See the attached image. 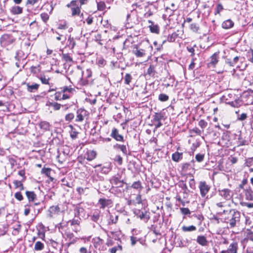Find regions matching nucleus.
I'll return each mask as SVG.
<instances>
[{"label":"nucleus","mask_w":253,"mask_h":253,"mask_svg":"<svg viewBox=\"0 0 253 253\" xmlns=\"http://www.w3.org/2000/svg\"><path fill=\"white\" fill-rule=\"evenodd\" d=\"M223 215L222 218L224 220H228L230 228H233L236 226V222L239 221L240 217V212L235 210H222Z\"/></svg>","instance_id":"nucleus-1"},{"label":"nucleus","mask_w":253,"mask_h":253,"mask_svg":"<svg viewBox=\"0 0 253 253\" xmlns=\"http://www.w3.org/2000/svg\"><path fill=\"white\" fill-rule=\"evenodd\" d=\"M147 208V207H139L138 208H135L133 210L134 213L145 222L150 219V212Z\"/></svg>","instance_id":"nucleus-2"},{"label":"nucleus","mask_w":253,"mask_h":253,"mask_svg":"<svg viewBox=\"0 0 253 253\" xmlns=\"http://www.w3.org/2000/svg\"><path fill=\"white\" fill-rule=\"evenodd\" d=\"M63 210H61L59 207H49L47 214L50 217L55 218L61 215L63 212Z\"/></svg>","instance_id":"nucleus-3"},{"label":"nucleus","mask_w":253,"mask_h":253,"mask_svg":"<svg viewBox=\"0 0 253 253\" xmlns=\"http://www.w3.org/2000/svg\"><path fill=\"white\" fill-rule=\"evenodd\" d=\"M92 242L93 243V246L95 249H98L100 251L106 250V248L104 246V240L101 239L99 237L93 238Z\"/></svg>","instance_id":"nucleus-4"},{"label":"nucleus","mask_w":253,"mask_h":253,"mask_svg":"<svg viewBox=\"0 0 253 253\" xmlns=\"http://www.w3.org/2000/svg\"><path fill=\"white\" fill-rule=\"evenodd\" d=\"M81 218L73 219L68 221L70 223L72 230L76 233H78L81 230Z\"/></svg>","instance_id":"nucleus-5"},{"label":"nucleus","mask_w":253,"mask_h":253,"mask_svg":"<svg viewBox=\"0 0 253 253\" xmlns=\"http://www.w3.org/2000/svg\"><path fill=\"white\" fill-rule=\"evenodd\" d=\"M218 191L219 195L227 200L231 199L233 195V192L227 188L219 190Z\"/></svg>","instance_id":"nucleus-6"},{"label":"nucleus","mask_w":253,"mask_h":253,"mask_svg":"<svg viewBox=\"0 0 253 253\" xmlns=\"http://www.w3.org/2000/svg\"><path fill=\"white\" fill-rule=\"evenodd\" d=\"M199 189L201 196L204 197L209 191L210 186L207 184L205 181H201L199 184Z\"/></svg>","instance_id":"nucleus-7"},{"label":"nucleus","mask_w":253,"mask_h":253,"mask_svg":"<svg viewBox=\"0 0 253 253\" xmlns=\"http://www.w3.org/2000/svg\"><path fill=\"white\" fill-rule=\"evenodd\" d=\"M239 250L238 243L236 241H233L230 244L226 250H224L227 253H238Z\"/></svg>","instance_id":"nucleus-8"},{"label":"nucleus","mask_w":253,"mask_h":253,"mask_svg":"<svg viewBox=\"0 0 253 253\" xmlns=\"http://www.w3.org/2000/svg\"><path fill=\"white\" fill-rule=\"evenodd\" d=\"M110 136L118 141H124V139L123 135L119 133V131L116 128H113Z\"/></svg>","instance_id":"nucleus-9"},{"label":"nucleus","mask_w":253,"mask_h":253,"mask_svg":"<svg viewBox=\"0 0 253 253\" xmlns=\"http://www.w3.org/2000/svg\"><path fill=\"white\" fill-rule=\"evenodd\" d=\"M182 35L181 31L177 30L176 32H173L171 35H169L168 37V41L169 42H174L178 38H181Z\"/></svg>","instance_id":"nucleus-10"},{"label":"nucleus","mask_w":253,"mask_h":253,"mask_svg":"<svg viewBox=\"0 0 253 253\" xmlns=\"http://www.w3.org/2000/svg\"><path fill=\"white\" fill-rule=\"evenodd\" d=\"M245 238L244 241L247 243L249 240L253 242V232L250 229H246L244 233Z\"/></svg>","instance_id":"nucleus-11"},{"label":"nucleus","mask_w":253,"mask_h":253,"mask_svg":"<svg viewBox=\"0 0 253 253\" xmlns=\"http://www.w3.org/2000/svg\"><path fill=\"white\" fill-rule=\"evenodd\" d=\"M26 195L29 202H34L37 200V195L34 191H26Z\"/></svg>","instance_id":"nucleus-12"},{"label":"nucleus","mask_w":253,"mask_h":253,"mask_svg":"<svg viewBox=\"0 0 253 253\" xmlns=\"http://www.w3.org/2000/svg\"><path fill=\"white\" fill-rule=\"evenodd\" d=\"M197 242L202 246H207L208 245V241L205 236L203 235L198 236L196 240Z\"/></svg>","instance_id":"nucleus-13"},{"label":"nucleus","mask_w":253,"mask_h":253,"mask_svg":"<svg viewBox=\"0 0 253 253\" xmlns=\"http://www.w3.org/2000/svg\"><path fill=\"white\" fill-rule=\"evenodd\" d=\"M51 170L52 169L51 168L44 167L41 170V173L45 175L49 178L51 181H52L54 178L50 176Z\"/></svg>","instance_id":"nucleus-14"},{"label":"nucleus","mask_w":253,"mask_h":253,"mask_svg":"<svg viewBox=\"0 0 253 253\" xmlns=\"http://www.w3.org/2000/svg\"><path fill=\"white\" fill-rule=\"evenodd\" d=\"M148 23L151 24L149 26L150 31L152 33L158 34L160 31L159 26L157 25H154L152 21L149 20Z\"/></svg>","instance_id":"nucleus-15"},{"label":"nucleus","mask_w":253,"mask_h":253,"mask_svg":"<svg viewBox=\"0 0 253 253\" xmlns=\"http://www.w3.org/2000/svg\"><path fill=\"white\" fill-rule=\"evenodd\" d=\"M234 23L231 19L224 21L222 23V27L225 29H230L234 26Z\"/></svg>","instance_id":"nucleus-16"},{"label":"nucleus","mask_w":253,"mask_h":253,"mask_svg":"<svg viewBox=\"0 0 253 253\" xmlns=\"http://www.w3.org/2000/svg\"><path fill=\"white\" fill-rule=\"evenodd\" d=\"M210 59V64L214 66L218 62V53H214L211 56Z\"/></svg>","instance_id":"nucleus-17"},{"label":"nucleus","mask_w":253,"mask_h":253,"mask_svg":"<svg viewBox=\"0 0 253 253\" xmlns=\"http://www.w3.org/2000/svg\"><path fill=\"white\" fill-rule=\"evenodd\" d=\"M182 156L183 153L182 152H176L172 154L171 158L173 161L178 162L182 159Z\"/></svg>","instance_id":"nucleus-18"},{"label":"nucleus","mask_w":253,"mask_h":253,"mask_svg":"<svg viewBox=\"0 0 253 253\" xmlns=\"http://www.w3.org/2000/svg\"><path fill=\"white\" fill-rule=\"evenodd\" d=\"M133 53L137 57H142L145 55V51L144 49H138L136 46L135 47V49L133 50Z\"/></svg>","instance_id":"nucleus-19"},{"label":"nucleus","mask_w":253,"mask_h":253,"mask_svg":"<svg viewBox=\"0 0 253 253\" xmlns=\"http://www.w3.org/2000/svg\"><path fill=\"white\" fill-rule=\"evenodd\" d=\"M112 183L119 187H122L124 184L123 180H121L118 177H114L112 179Z\"/></svg>","instance_id":"nucleus-20"},{"label":"nucleus","mask_w":253,"mask_h":253,"mask_svg":"<svg viewBox=\"0 0 253 253\" xmlns=\"http://www.w3.org/2000/svg\"><path fill=\"white\" fill-rule=\"evenodd\" d=\"M112 169V166L111 164H108L106 166H103L100 170V172L102 173L107 174H108Z\"/></svg>","instance_id":"nucleus-21"},{"label":"nucleus","mask_w":253,"mask_h":253,"mask_svg":"<svg viewBox=\"0 0 253 253\" xmlns=\"http://www.w3.org/2000/svg\"><path fill=\"white\" fill-rule=\"evenodd\" d=\"M100 214L101 212L99 210L96 209L94 210L91 216V219L93 221L96 222L99 219Z\"/></svg>","instance_id":"nucleus-22"},{"label":"nucleus","mask_w":253,"mask_h":253,"mask_svg":"<svg viewBox=\"0 0 253 253\" xmlns=\"http://www.w3.org/2000/svg\"><path fill=\"white\" fill-rule=\"evenodd\" d=\"M114 148L115 149H119L124 154L126 155L127 154V150L126 147V145H120L119 144H116L113 146Z\"/></svg>","instance_id":"nucleus-23"},{"label":"nucleus","mask_w":253,"mask_h":253,"mask_svg":"<svg viewBox=\"0 0 253 253\" xmlns=\"http://www.w3.org/2000/svg\"><path fill=\"white\" fill-rule=\"evenodd\" d=\"M44 245L41 241H37L35 243L34 246V250L35 251H41L44 249Z\"/></svg>","instance_id":"nucleus-24"},{"label":"nucleus","mask_w":253,"mask_h":253,"mask_svg":"<svg viewBox=\"0 0 253 253\" xmlns=\"http://www.w3.org/2000/svg\"><path fill=\"white\" fill-rule=\"evenodd\" d=\"M23 8L19 6H14L11 8V12L13 14H19L22 13Z\"/></svg>","instance_id":"nucleus-25"},{"label":"nucleus","mask_w":253,"mask_h":253,"mask_svg":"<svg viewBox=\"0 0 253 253\" xmlns=\"http://www.w3.org/2000/svg\"><path fill=\"white\" fill-rule=\"evenodd\" d=\"M24 181L22 180L19 181L17 180H14L13 183L14 185L15 188H19L20 190L21 191L24 190L25 188L23 184V182Z\"/></svg>","instance_id":"nucleus-26"},{"label":"nucleus","mask_w":253,"mask_h":253,"mask_svg":"<svg viewBox=\"0 0 253 253\" xmlns=\"http://www.w3.org/2000/svg\"><path fill=\"white\" fill-rule=\"evenodd\" d=\"M164 113L162 112L155 113L153 116V122H159L164 119Z\"/></svg>","instance_id":"nucleus-27"},{"label":"nucleus","mask_w":253,"mask_h":253,"mask_svg":"<svg viewBox=\"0 0 253 253\" xmlns=\"http://www.w3.org/2000/svg\"><path fill=\"white\" fill-rule=\"evenodd\" d=\"M39 126L41 129L47 131L49 130L50 124L46 121H42L39 124Z\"/></svg>","instance_id":"nucleus-28"},{"label":"nucleus","mask_w":253,"mask_h":253,"mask_svg":"<svg viewBox=\"0 0 253 253\" xmlns=\"http://www.w3.org/2000/svg\"><path fill=\"white\" fill-rule=\"evenodd\" d=\"M99 203L101 206H109L113 204L112 201L111 199H106L105 198L100 199L99 200Z\"/></svg>","instance_id":"nucleus-29"},{"label":"nucleus","mask_w":253,"mask_h":253,"mask_svg":"<svg viewBox=\"0 0 253 253\" xmlns=\"http://www.w3.org/2000/svg\"><path fill=\"white\" fill-rule=\"evenodd\" d=\"M179 186L181 188V189L183 191L184 194H187L189 192L188 190L187 185L186 183L183 181H181L179 183Z\"/></svg>","instance_id":"nucleus-30"},{"label":"nucleus","mask_w":253,"mask_h":253,"mask_svg":"<svg viewBox=\"0 0 253 253\" xmlns=\"http://www.w3.org/2000/svg\"><path fill=\"white\" fill-rule=\"evenodd\" d=\"M39 87V84H34L31 85L27 84V90L30 92H33L35 90H38Z\"/></svg>","instance_id":"nucleus-31"},{"label":"nucleus","mask_w":253,"mask_h":253,"mask_svg":"<svg viewBox=\"0 0 253 253\" xmlns=\"http://www.w3.org/2000/svg\"><path fill=\"white\" fill-rule=\"evenodd\" d=\"M196 229V227L194 225H190L189 226H183L181 228L182 231L184 232L194 231Z\"/></svg>","instance_id":"nucleus-32"},{"label":"nucleus","mask_w":253,"mask_h":253,"mask_svg":"<svg viewBox=\"0 0 253 253\" xmlns=\"http://www.w3.org/2000/svg\"><path fill=\"white\" fill-rule=\"evenodd\" d=\"M73 211L75 216L79 217L81 212L84 211V209L80 207H74Z\"/></svg>","instance_id":"nucleus-33"},{"label":"nucleus","mask_w":253,"mask_h":253,"mask_svg":"<svg viewBox=\"0 0 253 253\" xmlns=\"http://www.w3.org/2000/svg\"><path fill=\"white\" fill-rule=\"evenodd\" d=\"M39 78L41 80L42 84H49V81L50 80V78H46L44 74L40 75Z\"/></svg>","instance_id":"nucleus-34"},{"label":"nucleus","mask_w":253,"mask_h":253,"mask_svg":"<svg viewBox=\"0 0 253 253\" xmlns=\"http://www.w3.org/2000/svg\"><path fill=\"white\" fill-rule=\"evenodd\" d=\"M71 10L72 16H75V15H80L81 9L79 6L71 7Z\"/></svg>","instance_id":"nucleus-35"},{"label":"nucleus","mask_w":253,"mask_h":253,"mask_svg":"<svg viewBox=\"0 0 253 253\" xmlns=\"http://www.w3.org/2000/svg\"><path fill=\"white\" fill-rule=\"evenodd\" d=\"M247 57L249 62L253 63V49L250 48L247 53Z\"/></svg>","instance_id":"nucleus-36"},{"label":"nucleus","mask_w":253,"mask_h":253,"mask_svg":"<svg viewBox=\"0 0 253 253\" xmlns=\"http://www.w3.org/2000/svg\"><path fill=\"white\" fill-rule=\"evenodd\" d=\"M190 28L193 32L200 33V27L196 23H192L190 26Z\"/></svg>","instance_id":"nucleus-37"},{"label":"nucleus","mask_w":253,"mask_h":253,"mask_svg":"<svg viewBox=\"0 0 253 253\" xmlns=\"http://www.w3.org/2000/svg\"><path fill=\"white\" fill-rule=\"evenodd\" d=\"M68 46L71 48L73 49L74 48L76 45V42L74 39L73 37H71V36H69L68 39Z\"/></svg>","instance_id":"nucleus-38"},{"label":"nucleus","mask_w":253,"mask_h":253,"mask_svg":"<svg viewBox=\"0 0 253 253\" xmlns=\"http://www.w3.org/2000/svg\"><path fill=\"white\" fill-rule=\"evenodd\" d=\"M155 67L153 65H150L147 71V74L151 77L155 75Z\"/></svg>","instance_id":"nucleus-39"},{"label":"nucleus","mask_w":253,"mask_h":253,"mask_svg":"<svg viewBox=\"0 0 253 253\" xmlns=\"http://www.w3.org/2000/svg\"><path fill=\"white\" fill-rule=\"evenodd\" d=\"M248 144H249V143H248V141H247L245 139H243L241 136H240L238 137V146L247 145H248Z\"/></svg>","instance_id":"nucleus-40"},{"label":"nucleus","mask_w":253,"mask_h":253,"mask_svg":"<svg viewBox=\"0 0 253 253\" xmlns=\"http://www.w3.org/2000/svg\"><path fill=\"white\" fill-rule=\"evenodd\" d=\"M97 9L99 11H103L104 10L106 5L104 1H100L97 2Z\"/></svg>","instance_id":"nucleus-41"},{"label":"nucleus","mask_w":253,"mask_h":253,"mask_svg":"<svg viewBox=\"0 0 253 253\" xmlns=\"http://www.w3.org/2000/svg\"><path fill=\"white\" fill-rule=\"evenodd\" d=\"M62 59H64L67 62H73L72 58L68 53H63Z\"/></svg>","instance_id":"nucleus-42"},{"label":"nucleus","mask_w":253,"mask_h":253,"mask_svg":"<svg viewBox=\"0 0 253 253\" xmlns=\"http://www.w3.org/2000/svg\"><path fill=\"white\" fill-rule=\"evenodd\" d=\"M132 80V77L130 74L127 73L124 77L125 84H129Z\"/></svg>","instance_id":"nucleus-43"},{"label":"nucleus","mask_w":253,"mask_h":253,"mask_svg":"<svg viewBox=\"0 0 253 253\" xmlns=\"http://www.w3.org/2000/svg\"><path fill=\"white\" fill-rule=\"evenodd\" d=\"M252 193L253 191L251 187H249L248 189H246L245 195L247 197V199L252 200L253 196H252Z\"/></svg>","instance_id":"nucleus-44"},{"label":"nucleus","mask_w":253,"mask_h":253,"mask_svg":"<svg viewBox=\"0 0 253 253\" xmlns=\"http://www.w3.org/2000/svg\"><path fill=\"white\" fill-rule=\"evenodd\" d=\"M211 223L214 226L216 224H219V220L217 218L216 215H213V216L210 218Z\"/></svg>","instance_id":"nucleus-45"},{"label":"nucleus","mask_w":253,"mask_h":253,"mask_svg":"<svg viewBox=\"0 0 253 253\" xmlns=\"http://www.w3.org/2000/svg\"><path fill=\"white\" fill-rule=\"evenodd\" d=\"M169 96L164 93H161L159 95V99L162 102L166 101L169 99Z\"/></svg>","instance_id":"nucleus-46"},{"label":"nucleus","mask_w":253,"mask_h":253,"mask_svg":"<svg viewBox=\"0 0 253 253\" xmlns=\"http://www.w3.org/2000/svg\"><path fill=\"white\" fill-rule=\"evenodd\" d=\"M21 229V225L20 224H17L15 227H13V234L14 235L18 234L20 232Z\"/></svg>","instance_id":"nucleus-47"},{"label":"nucleus","mask_w":253,"mask_h":253,"mask_svg":"<svg viewBox=\"0 0 253 253\" xmlns=\"http://www.w3.org/2000/svg\"><path fill=\"white\" fill-rule=\"evenodd\" d=\"M50 106L52 107L54 110H59L61 106L60 104L57 102H50L49 103Z\"/></svg>","instance_id":"nucleus-48"},{"label":"nucleus","mask_w":253,"mask_h":253,"mask_svg":"<svg viewBox=\"0 0 253 253\" xmlns=\"http://www.w3.org/2000/svg\"><path fill=\"white\" fill-rule=\"evenodd\" d=\"M176 10V9H170V8L167 7L165 8V11L166 12V16H171L173 14L174 11Z\"/></svg>","instance_id":"nucleus-49"},{"label":"nucleus","mask_w":253,"mask_h":253,"mask_svg":"<svg viewBox=\"0 0 253 253\" xmlns=\"http://www.w3.org/2000/svg\"><path fill=\"white\" fill-rule=\"evenodd\" d=\"M122 250V247L120 245H118L117 246H115L110 249H109V252L110 253H116L117 251H121Z\"/></svg>","instance_id":"nucleus-50"},{"label":"nucleus","mask_w":253,"mask_h":253,"mask_svg":"<svg viewBox=\"0 0 253 253\" xmlns=\"http://www.w3.org/2000/svg\"><path fill=\"white\" fill-rule=\"evenodd\" d=\"M204 157H205L204 154L199 153V154H197V155H196L195 159L198 162L200 163V162H202L204 160Z\"/></svg>","instance_id":"nucleus-51"},{"label":"nucleus","mask_w":253,"mask_h":253,"mask_svg":"<svg viewBox=\"0 0 253 253\" xmlns=\"http://www.w3.org/2000/svg\"><path fill=\"white\" fill-rule=\"evenodd\" d=\"M62 93H63V92H62V90H61L60 91H57V92H55V93L54 94L55 100H62Z\"/></svg>","instance_id":"nucleus-52"},{"label":"nucleus","mask_w":253,"mask_h":253,"mask_svg":"<svg viewBox=\"0 0 253 253\" xmlns=\"http://www.w3.org/2000/svg\"><path fill=\"white\" fill-rule=\"evenodd\" d=\"M61 90L62 92L63 93H65L66 92L72 93L73 91L75 90V89L73 88L69 87L67 86H65L62 88Z\"/></svg>","instance_id":"nucleus-53"},{"label":"nucleus","mask_w":253,"mask_h":253,"mask_svg":"<svg viewBox=\"0 0 253 253\" xmlns=\"http://www.w3.org/2000/svg\"><path fill=\"white\" fill-rule=\"evenodd\" d=\"M131 187L134 189H139L141 188V184L140 181H137L133 182L131 185Z\"/></svg>","instance_id":"nucleus-54"},{"label":"nucleus","mask_w":253,"mask_h":253,"mask_svg":"<svg viewBox=\"0 0 253 253\" xmlns=\"http://www.w3.org/2000/svg\"><path fill=\"white\" fill-rule=\"evenodd\" d=\"M42 20L46 23L49 19V15L46 13H42L40 15Z\"/></svg>","instance_id":"nucleus-55"},{"label":"nucleus","mask_w":253,"mask_h":253,"mask_svg":"<svg viewBox=\"0 0 253 253\" xmlns=\"http://www.w3.org/2000/svg\"><path fill=\"white\" fill-rule=\"evenodd\" d=\"M223 9V7L221 3H218L216 6L215 14H219Z\"/></svg>","instance_id":"nucleus-56"},{"label":"nucleus","mask_w":253,"mask_h":253,"mask_svg":"<svg viewBox=\"0 0 253 253\" xmlns=\"http://www.w3.org/2000/svg\"><path fill=\"white\" fill-rule=\"evenodd\" d=\"M248 183V179L247 178H244L242 181L241 184L239 185V188L241 189H244V186L246 185Z\"/></svg>","instance_id":"nucleus-57"},{"label":"nucleus","mask_w":253,"mask_h":253,"mask_svg":"<svg viewBox=\"0 0 253 253\" xmlns=\"http://www.w3.org/2000/svg\"><path fill=\"white\" fill-rule=\"evenodd\" d=\"M246 253H253V244H250L247 245Z\"/></svg>","instance_id":"nucleus-58"},{"label":"nucleus","mask_w":253,"mask_h":253,"mask_svg":"<svg viewBox=\"0 0 253 253\" xmlns=\"http://www.w3.org/2000/svg\"><path fill=\"white\" fill-rule=\"evenodd\" d=\"M14 197L19 201H21L23 199V197L20 192H16L14 194Z\"/></svg>","instance_id":"nucleus-59"},{"label":"nucleus","mask_w":253,"mask_h":253,"mask_svg":"<svg viewBox=\"0 0 253 253\" xmlns=\"http://www.w3.org/2000/svg\"><path fill=\"white\" fill-rule=\"evenodd\" d=\"M199 125L202 128L204 129L207 127L208 123L204 120H201L199 122Z\"/></svg>","instance_id":"nucleus-60"},{"label":"nucleus","mask_w":253,"mask_h":253,"mask_svg":"<svg viewBox=\"0 0 253 253\" xmlns=\"http://www.w3.org/2000/svg\"><path fill=\"white\" fill-rule=\"evenodd\" d=\"M96 157V153L95 152L92 151L90 152L89 154H88L87 160L89 161H91L94 159Z\"/></svg>","instance_id":"nucleus-61"},{"label":"nucleus","mask_w":253,"mask_h":253,"mask_svg":"<svg viewBox=\"0 0 253 253\" xmlns=\"http://www.w3.org/2000/svg\"><path fill=\"white\" fill-rule=\"evenodd\" d=\"M114 160L115 162H117L119 165H121L123 163V158L120 155H117Z\"/></svg>","instance_id":"nucleus-62"},{"label":"nucleus","mask_w":253,"mask_h":253,"mask_svg":"<svg viewBox=\"0 0 253 253\" xmlns=\"http://www.w3.org/2000/svg\"><path fill=\"white\" fill-rule=\"evenodd\" d=\"M64 235L66 237V238H67L69 239H71L74 237V234L72 232H71L70 231H67V230L65 231Z\"/></svg>","instance_id":"nucleus-63"},{"label":"nucleus","mask_w":253,"mask_h":253,"mask_svg":"<svg viewBox=\"0 0 253 253\" xmlns=\"http://www.w3.org/2000/svg\"><path fill=\"white\" fill-rule=\"evenodd\" d=\"M180 211L184 215H187L190 214V211L187 208H181Z\"/></svg>","instance_id":"nucleus-64"}]
</instances>
